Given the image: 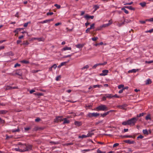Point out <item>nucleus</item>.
<instances>
[{"instance_id":"obj_1","label":"nucleus","mask_w":153,"mask_h":153,"mask_svg":"<svg viewBox=\"0 0 153 153\" xmlns=\"http://www.w3.org/2000/svg\"><path fill=\"white\" fill-rule=\"evenodd\" d=\"M137 120V118L134 117L128 120L127 121L123 122L122 123V124L125 126L126 125H132L134 126Z\"/></svg>"},{"instance_id":"obj_2","label":"nucleus","mask_w":153,"mask_h":153,"mask_svg":"<svg viewBox=\"0 0 153 153\" xmlns=\"http://www.w3.org/2000/svg\"><path fill=\"white\" fill-rule=\"evenodd\" d=\"M23 73L27 74V70L25 69L16 70V73L14 74H12V75L14 76H15L16 75H17L21 76H22Z\"/></svg>"},{"instance_id":"obj_3","label":"nucleus","mask_w":153,"mask_h":153,"mask_svg":"<svg viewBox=\"0 0 153 153\" xmlns=\"http://www.w3.org/2000/svg\"><path fill=\"white\" fill-rule=\"evenodd\" d=\"M96 110L97 111H106L108 109V107L105 105L101 104L97 107L96 108Z\"/></svg>"},{"instance_id":"obj_4","label":"nucleus","mask_w":153,"mask_h":153,"mask_svg":"<svg viewBox=\"0 0 153 153\" xmlns=\"http://www.w3.org/2000/svg\"><path fill=\"white\" fill-rule=\"evenodd\" d=\"M17 145L19 146V147L22 150V152L25 151H23V150L25 149V147H26V144H22L21 143H19L17 144Z\"/></svg>"},{"instance_id":"obj_5","label":"nucleus","mask_w":153,"mask_h":153,"mask_svg":"<svg viewBox=\"0 0 153 153\" xmlns=\"http://www.w3.org/2000/svg\"><path fill=\"white\" fill-rule=\"evenodd\" d=\"M100 115L99 113H89L87 115V116L91 118L92 117H97Z\"/></svg>"},{"instance_id":"obj_6","label":"nucleus","mask_w":153,"mask_h":153,"mask_svg":"<svg viewBox=\"0 0 153 153\" xmlns=\"http://www.w3.org/2000/svg\"><path fill=\"white\" fill-rule=\"evenodd\" d=\"M62 116L57 117L54 120V122L55 123H58L59 122H61L63 121Z\"/></svg>"},{"instance_id":"obj_7","label":"nucleus","mask_w":153,"mask_h":153,"mask_svg":"<svg viewBox=\"0 0 153 153\" xmlns=\"http://www.w3.org/2000/svg\"><path fill=\"white\" fill-rule=\"evenodd\" d=\"M113 22V21L112 19H110L108 21V23L107 24H104L102 25V28H105L108 27V26L111 25Z\"/></svg>"},{"instance_id":"obj_8","label":"nucleus","mask_w":153,"mask_h":153,"mask_svg":"<svg viewBox=\"0 0 153 153\" xmlns=\"http://www.w3.org/2000/svg\"><path fill=\"white\" fill-rule=\"evenodd\" d=\"M32 145L26 144V147H25V149L23 150V151H29L31 150L32 149Z\"/></svg>"},{"instance_id":"obj_9","label":"nucleus","mask_w":153,"mask_h":153,"mask_svg":"<svg viewBox=\"0 0 153 153\" xmlns=\"http://www.w3.org/2000/svg\"><path fill=\"white\" fill-rule=\"evenodd\" d=\"M108 71L107 70H103L102 71V73L100 74L99 75L100 76H104L106 75L108 73Z\"/></svg>"},{"instance_id":"obj_10","label":"nucleus","mask_w":153,"mask_h":153,"mask_svg":"<svg viewBox=\"0 0 153 153\" xmlns=\"http://www.w3.org/2000/svg\"><path fill=\"white\" fill-rule=\"evenodd\" d=\"M128 106L127 104H124L122 105H119L117 106V107L118 108L122 109L123 110H126L125 108Z\"/></svg>"},{"instance_id":"obj_11","label":"nucleus","mask_w":153,"mask_h":153,"mask_svg":"<svg viewBox=\"0 0 153 153\" xmlns=\"http://www.w3.org/2000/svg\"><path fill=\"white\" fill-rule=\"evenodd\" d=\"M44 129V127L36 126L34 127V128L33 129V130L34 131H37L39 130H43Z\"/></svg>"},{"instance_id":"obj_12","label":"nucleus","mask_w":153,"mask_h":153,"mask_svg":"<svg viewBox=\"0 0 153 153\" xmlns=\"http://www.w3.org/2000/svg\"><path fill=\"white\" fill-rule=\"evenodd\" d=\"M95 130V129H93L90 131H88V133L87 134V136L88 137H91L94 134V133L93 132Z\"/></svg>"},{"instance_id":"obj_13","label":"nucleus","mask_w":153,"mask_h":153,"mask_svg":"<svg viewBox=\"0 0 153 153\" xmlns=\"http://www.w3.org/2000/svg\"><path fill=\"white\" fill-rule=\"evenodd\" d=\"M123 138H134L135 137V136H132V135H124V136H121Z\"/></svg>"},{"instance_id":"obj_14","label":"nucleus","mask_w":153,"mask_h":153,"mask_svg":"<svg viewBox=\"0 0 153 153\" xmlns=\"http://www.w3.org/2000/svg\"><path fill=\"white\" fill-rule=\"evenodd\" d=\"M124 142L126 143H128L129 144H133L135 143L134 141H131L129 140H125L124 141Z\"/></svg>"},{"instance_id":"obj_15","label":"nucleus","mask_w":153,"mask_h":153,"mask_svg":"<svg viewBox=\"0 0 153 153\" xmlns=\"http://www.w3.org/2000/svg\"><path fill=\"white\" fill-rule=\"evenodd\" d=\"M85 45V44H79L77 45H76L75 46L77 48H82Z\"/></svg>"},{"instance_id":"obj_16","label":"nucleus","mask_w":153,"mask_h":153,"mask_svg":"<svg viewBox=\"0 0 153 153\" xmlns=\"http://www.w3.org/2000/svg\"><path fill=\"white\" fill-rule=\"evenodd\" d=\"M85 17L87 20H88L89 18H91V19H93L94 18V16H91L87 15L85 16Z\"/></svg>"},{"instance_id":"obj_17","label":"nucleus","mask_w":153,"mask_h":153,"mask_svg":"<svg viewBox=\"0 0 153 153\" xmlns=\"http://www.w3.org/2000/svg\"><path fill=\"white\" fill-rule=\"evenodd\" d=\"M124 7H125L126 8H127L129 9L130 10H135V8L132 7L131 6H124Z\"/></svg>"},{"instance_id":"obj_18","label":"nucleus","mask_w":153,"mask_h":153,"mask_svg":"<svg viewBox=\"0 0 153 153\" xmlns=\"http://www.w3.org/2000/svg\"><path fill=\"white\" fill-rule=\"evenodd\" d=\"M75 125L79 126L82 125V123L81 122L75 121L74 123Z\"/></svg>"},{"instance_id":"obj_19","label":"nucleus","mask_w":153,"mask_h":153,"mask_svg":"<svg viewBox=\"0 0 153 153\" xmlns=\"http://www.w3.org/2000/svg\"><path fill=\"white\" fill-rule=\"evenodd\" d=\"M152 82L151 79H147L146 81L145 84L148 85L151 84Z\"/></svg>"},{"instance_id":"obj_20","label":"nucleus","mask_w":153,"mask_h":153,"mask_svg":"<svg viewBox=\"0 0 153 153\" xmlns=\"http://www.w3.org/2000/svg\"><path fill=\"white\" fill-rule=\"evenodd\" d=\"M145 119L146 120H151V115L150 114H148L147 116L146 117Z\"/></svg>"},{"instance_id":"obj_21","label":"nucleus","mask_w":153,"mask_h":153,"mask_svg":"<svg viewBox=\"0 0 153 153\" xmlns=\"http://www.w3.org/2000/svg\"><path fill=\"white\" fill-rule=\"evenodd\" d=\"M105 95L106 98L109 99L112 98V95L111 94H105Z\"/></svg>"},{"instance_id":"obj_22","label":"nucleus","mask_w":153,"mask_h":153,"mask_svg":"<svg viewBox=\"0 0 153 153\" xmlns=\"http://www.w3.org/2000/svg\"><path fill=\"white\" fill-rule=\"evenodd\" d=\"M71 48L70 47H65L64 48H63L62 49V51H66L67 50H71Z\"/></svg>"},{"instance_id":"obj_23","label":"nucleus","mask_w":153,"mask_h":153,"mask_svg":"<svg viewBox=\"0 0 153 153\" xmlns=\"http://www.w3.org/2000/svg\"><path fill=\"white\" fill-rule=\"evenodd\" d=\"M63 121L64 122H63V124H65V123H69L70 121L68 120H67L66 118H63Z\"/></svg>"},{"instance_id":"obj_24","label":"nucleus","mask_w":153,"mask_h":153,"mask_svg":"<svg viewBox=\"0 0 153 153\" xmlns=\"http://www.w3.org/2000/svg\"><path fill=\"white\" fill-rule=\"evenodd\" d=\"M138 71V69H133L131 70H129L128 72L129 73H135Z\"/></svg>"},{"instance_id":"obj_25","label":"nucleus","mask_w":153,"mask_h":153,"mask_svg":"<svg viewBox=\"0 0 153 153\" xmlns=\"http://www.w3.org/2000/svg\"><path fill=\"white\" fill-rule=\"evenodd\" d=\"M5 55L7 56H13L14 54L12 51H10L5 53Z\"/></svg>"},{"instance_id":"obj_26","label":"nucleus","mask_w":153,"mask_h":153,"mask_svg":"<svg viewBox=\"0 0 153 153\" xmlns=\"http://www.w3.org/2000/svg\"><path fill=\"white\" fill-rule=\"evenodd\" d=\"M34 39L37 40L39 41H44L45 40L43 38H35Z\"/></svg>"},{"instance_id":"obj_27","label":"nucleus","mask_w":153,"mask_h":153,"mask_svg":"<svg viewBox=\"0 0 153 153\" xmlns=\"http://www.w3.org/2000/svg\"><path fill=\"white\" fill-rule=\"evenodd\" d=\"M7 112V111L6 110H0V114H4Z\"/></svg>"},{"instance_id":"obj_28","label":"nucleus","mask_w":153,"mask_h":153,"mask_svg":"<svg viewBox=\"0 0 153 153\" xmlns=\"http://www.w3.org/2000/svg\"><path fill=\"white\" fill-rule=\"evenodd\" d=\"M94 12L99 8V6L97 5H95L94 6Z\"/></svg>"},{"instance_id":"obj_29","label":"nucleus","mask_w":153,"mask_h":153,"mask_svg":"<svg viewBox=\"0 0 153 153\" xmlns=\"http://www.w3.org/2000/svg\"><path fill=\"white\" fill-rule=\"evenodd\" d=\"M125 8H126L124 7L123 8H122L121 10H123L126 13L128 14V11L127 10H126L125 9Z\"/></svg>"},{"instance_id":"obj_30","label":"nucleus","mask_w":153,"mask_h":153,"mask_svg":"<svg viewBox=\"0 0 153 153\" xmlns=\"http://www.w3.org/2000/svg\"><path fill=\"white\" fill-rule=\"evenodd\" d=\"M21 62L25 64H28L29 63V62L28 61L26 60H23L21 61Z\"/></svg>"},{"instance_id":"obj_31","label":"nucleus","mask_w":153,"mask_h":153,"mask_svg":"<svg viewBox=\"0 0 153 153\" xmlns=\"http://www.w3.org/2000/svg\"><path fill=\"white\" fill-rule=\"evenodd\" d=\"M145 114V113H140L139 114H137V117L136 118H137L138 117H140L142 116H143V115Z\"/></svg>"},{"instance_id":"obj_32","label":"nucleus","mask_w":153,"mask_h":153,"mask_svg":"<svg viewBox=\"0 0 153 153\" xmlns=\"http://www.w3.org/2000/svg\"><path fill=\"white\" fill-rule=\"evenodd\" d=\"M142 7H145L146 5V3L145 2H143L140 3L139 4Z\"/></svg>"},{"instance_id":"obj_33","label":"nucleus","mask_w":153,"mask_h":153,"mask_svg":"<svg viewBox=\"0 0 153 153\" xmlns=\"http://www.w3.org/2000/svg\"><path fill=\"white\" fill-rule=\"evenodd\" d=\"M102 87V86L100 85H94L93 86V87L94 88H96V87L100 88Z\"/></svg>"},{"instance_id":"obj_34","label":"nucleus","mask_w":153,"mask_h":153,"mask_svg":"<svg viewBox=\"0 0 153 153\" xmlns=\"http://www.w3.org/2000/svg\"><path fill=\"white\" fill-rule=\"evenodd\" d=\"M35 95L38 96H41L43 95V94L42 93H35L33 94Z\"/></svg>"},{"instance_id":"obj_35","label":"nucleus","mask_w":153,"mask_h":153,"mask_svg":"<svg viewBox=\"0 0 153 153\" xmlns=\"http://www.w3.org/2000/svg\"><path fill=\"white\" fill-rule=\"evenodd\" d=\"M108 114V112H106L105 113L103 114H101L100 115H101V116L104 117Z\"/></svg>"},{"instance_id":"obj_36","label":"nucleus","mask_w":153,"mask_h":153,"mask_svg":"<svg viewBox=\"0 0 153 153\" xmlns=\"http://www.w3.org/2000/svg\"><path fill=\"white\" fill-rule=\"evenodd\" d=\"M29 44V43L27 41H24L23 43L21 45H27Z\"/></svg>"},{"instance_id":"obj_37","label":"nucleus","mask_w":153,"mask_h":153,"mask_svg":"<svg viewBox=\"0 0 153 153\" xmlns=\"http://www.w3.org/2000/svg\"><path fill=\"white\" fill-rule=\"evenodd\" d=\"M102 25L100 26L99 27H97L95 29V31H97L98 30H102Z\"/></svg>"},{"instance_id":"obj_38","label":"nucleus","mask_w":153,"mask_h":153,"mask_svg":"<svg viewBox=\"0 0 153 153\" xmlns=\"http://www.w3.org/2000/svg\"><path fill=\"white\" fill-rule=\"evenodd\" d=\"M88 137L87 136V135H82V136H79V138H86V137Z\"/></svg>"},{"instance_id":"obj_39","label":"nucleus","mask_w":153,"mask_h":153,"mask_svg":"<svg viewBox=\"0 0 153 153\" xmlns=\"http://www.w3.org/2000/svg\"><path fill=\"white\" fill-rule=\"evenodd\" d=\"M49 22L48 19L46 20L43 21L41 22H39L40 23L43 24L44 23H46Z\"/></svg>"},{"instance_id":"obj_40","label":"nucleus","mask_w":153,"mask_h":153,"mask_svg":"<svg viewBox=\"0 0 153 153\" xmlns=\"http://www.w3.org/2000/svg\"><path fill=\"white\" fill-rule=\"evenodd\" d=\"M100 65V63L96 64L93 66L92 68L93 69H95L97 66Z\"/></svg>"},{"instance_id":"obj_41","label":"nucleus","mask_w":153,"mask_h":153,"mask_svg":"<svg viewBox=\"0 0 153 153\" xmlns=\"http://www.w3.org/2000/svg\"><path fill=\"white\" fill-rule=\"evenodd\" d=\"M31 22L30 21L28 22L27 23H25L24 25V27H26L27 26V25L29 24H30Z\"/></svg>"},{"instance_id":"obj_42","label":"nucleus","mask_w":153,"mask_h":153,"mask_svg":"<svg viewBox=\"0 0 153 153\" xmlns=\"http://www.w3.org/2000/svg\"><path fill=\"white\" fill-rule=\"evenodd\" d=\"M74 53H73L71 54H70V55H67V56H63V58H66L71 57L72 55L74 54Z\"/></svg>"},{"instance_id":"obj_43","label":"nucleus","mask_w":153,"mask_h":153,"mask_svg":"<svg viewBox=\"0 0 153 153\" xmlns=\"http://www.w3.org/2000/svg\"><path fill=\"white\" fill-rule=\"evenodd\" d=\"M143 134H146L147 135L148 134V131L146 129L143 130Z\"/></svg>"},{"instance_id":"obj_44","label":"nucleus","mask_w":153,"mask_h":153,"mask_svg":"<svg viewBox=\"0 0 153 153\" xmlns=\"http://www.w3.org/2000/svg\"><path fill=\"white\" fill-rule=\"evenodd\" d=\"M54 6L57 9H60L61 8V6L60 5H59L57 4H55Z\"/></svg>"},{"instance_id":"obj_45","label":"nucleus","mask_w":153,"mask_h":153,"mask_svg":"<svg viewBox=\"0 0 153 153\" xmlns=\"http://www.w3.org/2000/svg\"><path fill=\"white\" fill-rule=\"evenodd\" d=\"M124 24V22H123L121 23H118L117 24V25L118 26L120 27Z\"/></svg>"},{"instance_id":"obj_46","label":"nucleus","mask_w":153,"mask_h":153,"mask_svg":"<svg viewBox=\"0 0 153 153\" xmlns=\"http://www.w3.org/2000/svg\"><path fill=\"white\" fill-rule=\"evenodd\" d=\"M12 89V87L8 86L6 87L5 88L6 90H9V89Z\"/></svg>"},{"instance_id":"obj_47","label":"nucleus","mask_w":153,"mask_h":153,"mask_svg":"<svg viewBox=\"0 0 153 153\" xmlns=\"http://www.w3.org/2000/svg\"><path fill=\"white\" fill-rule=\"evenodd\" d=\"M94 25L95 24L93 23L91 25L90 28L91 29H94Z\"/></svg>"},{"instance_id":"obj_48","label":"nucleus","mask_w":153,"mask_h":153,"mask_svg":"<svg viewBox=\"0 0 153 153\" xmlns=\"http://www.w3.org/2000/svg\"><path fill=\"white\" fill-rule=\"evenodd\" d=\"M89 68V66L88 65H86L85 66L83 67L82 68H81L82 70H83L85 68L88 69Z\"/></svg>"},{"instance_id":"obj_49","label":"nucleus","mask_w":153,"mask_h":153,"mask_svg":"<svg viewBox=\"0 0 153 153\" xmlns=\"http://www.w3.org/2000/svg\"><path fill=\"white\" fill-rule=\"evenodd\" d=\"M53 14V12H48L47 13L46 15L47 16H50V15L51 16V15H52Z\"/></svg>"},{"instance_id":"obj_50","label":"nucleus","mask_w":153,"mask_h":153,"mask_svg":"<svg viewBox=\"0 0 153 153\" xmlns=\"http://www.w3.org/2000/svg\"><path fill=\"white\" fill-rule=\"evenodd\" d=\"M130 21H131L130 20H129L128 19H124L123 22H124L125 24V23H128Z\"/></svg>"},{"instance_id":"obj_51","label":"nucleus","mask_w":153,"mask_h":153,"mask_svg":"<svg viewBox=\"0 0 153 153\" xmlns=\"http://www.w3.org/2000/svg\"><path fill=\"white\" fill-rule=\"evenodd\" d=\"M124 85H118V88L119 89H121V88H123L124 87Z\"/></svg>"},{"instance_id":"obj_52","label":"nucleus","mask_w":153,"mask_h":153,"mask_svg":"<svg viewBox=\"0 0 153 153\" xmlns=\"http://www.w3.org/2000/svg\"><path fill=\"white\" fill-rule=\"evenodd\" d=\"M14 149L16 151L22 152V150L20 148H15Z\"/></svg>"},{"instance_id":"obj_53","label":"nucleus","mask_w":153,"mask_h":153,"mask_svg":"<svg viewBox=\"0 0 153 153\" xmlns=\"http://www.w3.org/2000/svg\"><path fill=\"white\" fill-rule=\"evenodd\" d=\"M97 153H105V152H102L100 150L98 149L97 151Z\"/></svg>"},{"instance_id":"obj_54","label":"nucleus","mask_w":153,"mask_h":153,"mask_svg":"<svg viewBox=\"0 0 153 153\" xmlns=\"http://www.w3.org/2000/svg\"><path fill=\"white\" fill-rule=\"evenodd\" d=\"M145 63H146L150 64L152 63H153V60L150 61H145Z\"/></svg>"},{"instance_id":"obj_55","label":"nucleus","mask_w":153,"mask_h":153,"mask_svg":"<svg viewBox=\"0 0 153 153\" xmlns=\"http://www.w3.org/2000/svg\"><path fill=\"white\" fill-rule=\"evenodd\" d=\"M98 39V38L97 37H94L92 38V40L94 41H95Z\"/></svg>"},{"instance_id":"obj_56","label":"nucleus","mask_w":153,"mask_h":153,"mask_svg":"<svg viewBox=\"0 0 153 153\" xmlns=\"http://www.w3.org/2000/svg\"><path fill=\"white\" fill-rule=\"evenodd\" d=\"M5 122V121L0 117V123H4Z\"/></svg>"},{"instance_id":"obj_57","label":"nucleus","mask_w":153,"mask_h":153,"mask_svg":"<svg viewBox=\"0 0 153 153\" xmlns=\"http://www.w3.org/2000/svg\"><path fill=\"white\" fill-rule=\"evenodd\" d=\"M153 29H152L150 30H149L146 31L145 32L146 33H147L148 32L151 33L153 32Z\"/></svg>"},{"instance_id":"obj_58","label":"nucleus","mask_w":153,"mask_h":153,"mask_svg":"<svg viewBox=\"0 0 153 153\" xmlns=\"http://www.w3.org/2000/svg\"><path fill=\"white\" fill-rule=\"evenodd\" d=\"M91 29L90 27H88L85 30V32L86 33H88L90 31V30Z\"/></svg>"},{"instance_id":"obj_59","label":"nucleus","mask_w":153,"mask_h":153,"mask_svg":"<svg viewBox=\"0 0 153 153\" xmlns=\"http://www.w3.org/2000/svg\"><path fill=\"white\" fill-rule=\"evenodd\" d=\"M51 67L52 68H53L54 69H55L56 68L57 66L56 64H54L51 66Z\"/></svg>"},{"instance_id":"obj_60","label":"nucleus","mask_w":153,"mask_h":153,"mask_svg":"<svg viewBox=\"0 0 153 153\" xmlns=\"http://www.w3.org/2000/svg\"><path fill=\"white\" fill-rule=\"evenodd\" d=\"M19 131H20L19 129V128H18V129H17L13 130L12 132H19Z\"/></svg>"},{"instance_id":"obj_61","label":"nucleus","mask_w":153,"mask_h":153,"mask_svg":"<svg viewBox=\"0 0 153 153\" xmlns=\"http://www.w3.org/2000/svg\"><path fill=\"white\" fill-rule=\"evenodd\" d=\"M146 21H149L150 22H153V18H150V19H146Z\"/></svg>"},{"instance_id":"obj_62","label":"nucleus","mask_w":153,"mask_h":153,"mask_svg":"<svg viewBox=\"0 0 153 153\" xmlns=\"http://www.w3.org/2000/svg\"><path fill=\"white\" fill-rule=\"evenodd\" d=\"M40 120V119L39 117L37 118L35 120V121L36 122H38Z\"/></svg>"},{"instance_id":"obj_63","label":"nucleus","mask_w":153,"mask_h":153,"mask_svg":"<svg viewBox=\"0 0 153 153\" xmlns=\"http://www.w3.org/2000/svg\"><path fill=\"white\" fill-rule=\"evenodd\" d=\"M20 65H21L20 64L17 63L15 64L14 67L16 68L17 66H20Z\"/></svg>"},{"instance_id":"obj_64","label":"nucleus","mask_w":153,"mask_h":153,"mask_svg":"<svg viewBox=\"0 0 153 153\" xmlns=\"http://www.w3.org/2000/svg\"><path fill=\"white\" fill-rule=\"evenodd\" d=\"M19 31V29L17 28L14 31V32L18 34Z\"/></svg>"}]
</instances>
